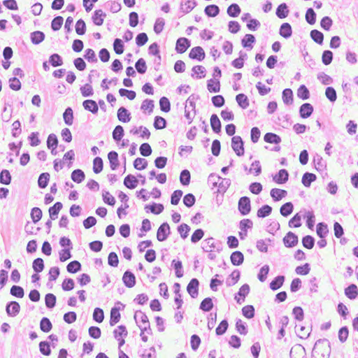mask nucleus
<instances>
[{
  "instance_id": "obj_36",
  "label": "nucleus",
  "mask_w": 358,
  "mask_h": 358,
  "mask_svg": "<svg viewBox=\"0 0 358 358\" xmlns=\"http://www.w3.org/2000/svg\"><path fill=\"white\" fill-rule=\"evenodd\" d=\"M207 89L211 93H217L220 91V82L218 79H210L207 81Z\"/></svg>"
},
{
  "instance_id": "obj_41",
  "label": "nucleus",
  "mask_w": 358,
  "mask_h": 358,
  "mask_svg": "<svg viewBox=\"0 0 358 358\" xmlns=\"http://www.w3.org/2000/svg\"><path fill=\"white\" fill-rule=\"evenodd\" d=\"M289 8L285 3H280L276 8L275 15L280 19H284L287 17L289 14Z\"/></svg>"
},
{
  "instance_id": "obj_38",
  "label": "nucleus",
  "mask_w": 358,
  "mask_h": 358,
  "mask_svg": "<svg viewBox=\"0 0 358 358\" xmlns=\"http://www.w3.org/2000/svg\"><path fill=\"white\" fill-rule=\"evenodd\" d=\"M120 308L113 307L110 310V325L115 326L120 320Z\"/></svg>"
},
{
  "instance_id": "obj_52",
  "label": "nucleus",
  "mask_w": 358,
  "mask_h": 358,
  "mask_svg": "<svg viewBox=\"0 0 358 358\" xmlns=\"http://www.w3.org/2000/svg\"><path fill=\"white\" fill-rule=\"evenodd\" d=\"M40 329L44 333H48L52 330V324L49 318L42 317L40 321Z\"/></svg>"
},
{
  "instance_id": "obj_31",
  "label": "nucleus",
  "mask_w": 358,
  "mask_h": 358,
  "mask_svg": "<svg viewBox=\"0 0 358 358\" xmlns=\"http://www.w3.org/2000/svg\"><path fill=\"white\" fill-rule=\"evenodd\" d=\"M192 73L191 76L196 78V79H201L206 76V68L201 65H196L192 69Z\"/></svg>"
},
{
  "instance_id": "obj_8",
  "label": "nucleus",
  "mask_w": 358,
  "mask_h": 358,
  "mask_svg": "<svg viewBox=\"0 0 358 358\" xmlns=\"http://www.w3.org/2000/svg\"><path fill=\"white\" fill-rule=\"evenodd\" d=\"M199 281L197 278H192L187 286V292L192 299H196L199 295Z\"/></svg>"
},
{
  "instance_id": "obj_58",
  "label": "nucleus",
  "mask_w": 358,
  "mask_h": 358,
  "mask_svg": "<svg viewBox=\"0 0 358 358\" xmlns=\"http://www.w3.org/2000/svg\"><path fill=\"white\" fill-rule=\"evenodd\" d=\"M12 180L11 175L8 170L3 169L0 172V183L3 185H10Z\"/></svg>"
},
{
  "instance_id": "obj_61",
  "label": "nucleus",
  "mask_w": 358,
  "mask_h": 358,
  "mask_svg": "<svg viewBox=\"0 0 358 358\" xmlns=\"http://www.w3.org/2000/svg\"><path fill=\"white\" fill-rule=\"evenodd\" d=\"M49 63L54 67L60 66L63 64V59L59 54L53 53L49 57Z\"/></svg>"
},
{
  "instance_id": "obj_24",
  "label": "nucleus",
  "mask_w": 358,
  "mask_h": 358,
  "mask_svg": "<svg viewBox=\"0 0 358 358\" xmlns=\"http://www.w3.org/2000/svg\"><path fill=\"white\" fill-rule=\"evenodd\" d=\"M230 260L234 266H240L244 262V255L241 251H234L230 255Z\"/></svg>"
},
{
  "instance_id": "obj_64",
  "label": "nucleus",
  "mask_w": 358,
  "mask_h": 358,
  "mask_svg": "<svg viewBox=\"0 0 358 358\" xmlns=\"http://www.w3.org/2000/svg\"><path fill=\"white\" fill-rule=\"evenodd\" d=\"M56 296L52 293H48L45 296V306L48 309L53 308L56 305Z\"/></svg>"
},
{
  "instance_id": "obj_25",
  "label": "nucleus",
  "mask_w": 358,
  "mask_h": 358,
  "mask_svg": "<svg viewBox=\"0 0 358 358\" xmlns=\"http://www.w3.org/2000/svg\"><path fill=\"white\" fill-rule=\"evenodd\" d=\"M301 356L303 357L306 356V350L301 345L298 344L291 348L289 352L290 358H297Z\"/></svg>"
},
{
  "instance_id": "obj_9",
  "label": "nucleus",
  "mask_w": 358,
  "mask_h": 358,
  "mask_svg": "<svg viewBox=\"0 0 358 358\" xmlns=\"http://www.w3.org/2000/svg\"><path fill=\"white\" fill-rule=\"evenodd\" d=\"M206 53L204 50L201 46H196L191 49L189 52V57L191 59L197 60L201 62L205 59Z\"/></svg>"
},
{
  "instance_id": "obj_33",
  "label": "nucleus",
  "mask_w": 358,
  "mask_h": 358,
  "mask_svg": "<svg viewBox=\"0 0 358 358\" xmlns=\"http://www.w3.org/2000/svg\"><path fill=\"white\" fill-rule=\"evenodd\" d=\"M264 141L268 143L278 145L281 143V137L272 132H268L264 136Z\"/></svg>"
},
{
  "instance_id": "obj_32",
  "label": "nucleus",
  "mask_w": 358,
  "mask_h": 358,
  "mask_svg": "<svg viewBox=\"0 0 358 358\" xmlns=\"http://www.w3.org/2000/svg\"><path fill=\"white\" fill-rule=\"evenodd\" d=\"M241 278V272L238 269L234 270V271L229 275L226 280V285L227 287H231L236 284Z\"/></svg>"
},
{
  "instance_id": "obj_37",
  "label": "nucleus",
  "mask_w": 358,
  "mask_h": 358,
  "mask_svg": "<svg viewBox=\"0 0 358 358\" xmlns=\"http://www.w3.org/2000/svg\"><path fill=\"white\" fill-rule=\"evenodd\" d=\"M220 9L218 6L215 4H210L206 6L204 8L205 14L209 17H214L219 15Z\"/></svg>"
},
{
  "instance_id": "obj_10",
  "label": "nucleus",
  "mask_w": 358,
  "mask_h": 358,
  "mask_svg": "<svg viewBox=\"0 0 358 358\" xmlns=\"http://www.w3.org/2000/svg\"><path fill=\"white\" fill-rule=\"evenodd\" d=\"M20 310V306L15 301H9L6 306V312L9 317L17 316Z\"/></svg>"
},
{
  "instance_id": "obj_17",
  "label": "nucleus",
  "mask_w": 358,
  "mask_h": 358,
  "mask_svg": "<svg viewBox=\"0 0 358 358\" xmlns=\"http://www.w3.org/2000/svg\"><path fill=\"white\" fill-rule=\"evenodd\" d=\"M108 159L110 163L111 170L115 171L120 166L118 154L116 151L112 150L108 153Z\"/></svg>"
},
{
  "instance_id": "obj_21",
  "label": "nucleus",
  "mask_w": 358,
  "mask_h": 358,
  "mask_svg": "<svg viewBox=\"0 0 358 358\" xmlns=\"http://www.w3.org/2000/svg\"><path fill=\"white\" fill-rule=\"evenodd\" d=\"M279 34L286 39L289 38L292 35V28L290 24L288 22L282 23L279 29Z\"/></svg>"
},
{
  "instance_id": "obj_16",
  "label": "nucleus",
  "mask_w": 358,
  "mask_h": 358,
  "mask_svg": "<svg viewBox=\"0 0 358 358\" xmlns=\"http://www.w3.org/2000/svg\"><path fill=\"white\" fill-rule=\"evenodd\" d=\"M106 14L101 9L95 10L92 14V20L96 26H101L104 22Z\"/></svg>"
},
{
  "instance_id": "obj_19",
  "label": "nucleus",
  "mask_w": 358,
  "mask_h": 358,
  "mask_svg": "<svg viewBox=\"0 0 358 358\" xmlns=\"http://www.w3.org/2000/svg\"><path fill=\"white\" fill-rule=\"evenodd\" d=\"M164 207L162 203H157L152 202L151 204H147L145 206V210L147 213L150 211L155 215H159L164 211Z\"/></svg>"
},
{
  "instance_id": "obj_63",
  "label": "nucleus",
  "mask_w": 358,
  "mask_h": 358,
  "mask_svg": "<svg viewBox=\"0 0 358 358\" xmlns=\"http://www.w3.org/2000/svg\"><path fill=\"white\" fill-rule=\"evenodd\" d=\"M32 268L35 273L42 272L45 268L43 259L40 257L35 259L32 263Z\"/></svg>"
},
{
  "instance_id": "obj_3",
  "label": "nucleus",
  "mask_w": 358,
  "mask_h": 358,
  "mask_svg": "<svg viewBox=\"0 0 358 358\" xmlns=\"http://www.w3.org/2000/svg\"><path fill=\"white\" fill-rule=\"evenodd\" d=\"M231 148L235 153L238 156L241 157L244 155V141L242 138L239 136H234L231 138Z\"/></svg>"
},
{
  "instance_id": "obj_43",
  "label": "nucleus",
  "mask_w": 358,
  "mask_h": 358,
  "mask_svg": "<svg viewBox=\"0 0 358 358\" xmlns=\"http://www.w3.org/2000/svg\"><path fill=\"white\" fill-rule=\"evenodd\" d=\"M171 266L175 271V275L177 278H182L184 275L182 263L180 260L173 259L171 262Z\"/></svg>"
},
{
  "instance_id": "obj_45",
  "label": "nucleus",
  "mask_w": 358,
  "mask_h": 358,
  "mask_svg": "<svg viewBox=\"0 0 358 358\" xmlns=\"http://www.w3.org/2000/svg\"><path fill=\"white\" fill-rule=\"evenodd\" d=\"M50 173L48 172L42 173L39 175L38 178V186L40 189L45 188L50 181Z\"/></svg>"
},
{
  "instance_id": "obj_40",
  "label": "nucleus",
  "mask_w": 358,
  "mask_h": 358,
  "mask_svg": "<svg viewBox=\"0 0 358 358\" xmlns=\"http://www.w3.org/2000/svg\"><path fill=\"white\" fill-rule=\"evenodd\" d=\"M317 235L320 238H326L329 234V228L327 224L325 222H319L316 226Z\"/></svg>"
},
{
  "instance_id": "obj_62",
  "label": "nucleus",
  "mask_w": 358,
  "mask_h": 358,
  "mask_svg": "<svg viewBox=\"0 0 358 358\" xmlns=\"http://www.w3.org/2000/svg\"><path fill=\"white\" fill-rule=\"evenodd\" d=\"M301 242L305 248L310 250L315 245V239L310 235H306L302 238Z\"/></svg>"
},
{
  "instance_id": "obj_42",
  "label": "nucleus",
  "mask_w": 358,
  "mask_h": 358,
  "mask_svg": "<svg viewBox=\"0 0 358 358\" xmlns=\"http://www.w3.org/2000/svg\"><path fill=\"white\" fill-rule=\"evenodd\" d=\"M236 101L239 107L242 109H246L250 104L248 97L243 93L238 94L236 96Z\"/></svg>"
},
{
  "instance_id": "obj_46",
  "label": "nucleus",
  "mask_w": 358,
  "mask_h": 358,
  "mask_svg": "<svg viewBox=\"0 0 358 358\" xmlns=\"http://www.w3.org/2000/svg\"><path fill=\"white\" fill-rule=\"evenodd\" d=\"M294 210V205L291 201L282 204L280 208V213L283 217H288Z\"/></svg>"
},
{
  "instance_id": "obj_2",
  "label": "nucleus",
  "mask_w": 358,
  "mask_h": 358,
  "mask_svg": "<svg viewBox=\"0 0 358 358\" xmlns=\"http://www.w3.org/2000/svg\"><path fill=\"white\" fill-rule=\"evenodd\" d=\"M238 210L243 216L248 215L251 211V201L248 196H241L238 201Z\"/></svg>"
},
{
  "instance_id": "obj_53",
  "label": "nucleus",
  "mask_w": 358,
  "mask_h": 358,
  "mask_svg": "<svg viewBox=\"0 0 358 358\" xmlns=\"http://www.w3.org/2000/svg\"><path fill=\"white\" fill-rule=\"evenodd\" d=\"M197 5L196 2L193 0L187 1L185 4L182 2L180 3V10L183 13H188Z\"/></svg>"
},
{
  "instance_id": "obj_44",
  "label": "nucleus",
  "mask_w": 358,
  "mask_h": 358,
  "mask_svg": "<svg viewBox=\"0 0 358 358\" xmlns=\"http://www.w3.org/2000/svg\"><path fill=\"white\" fill-rule=\"evenodd\" d=\"M71 178L76 183L82 182L85 178V174L81 169H77L72 171Z\"/></svg>"
},
{
  "instance_id": "obj_22",
  "label": "nucleus",
  "mask_w": 358,
  "mask_h": 358,
  "mask_svg": "<svg viewBox=\"0 0 358 358\" xmlns=\"http://www.w3.org/2000/svg\"><path fill=\"white\" fill-rule=\"evenodd\" d=\"M285 280V275H279L275 277L269 284V287L273 291L280 289L284 284Z\"/></svg>"
},
{
  "instance_id": "obj_15",
  "label": "nucleus",
  "mask_w": 358,
  "mask_h": 358,
  "mask_svg": "<svg viewBox=\"0 0 358 358\" xmlns=\"http://www.w3.org/2000/svg\"><path fill=\"white\" fill-rule=\"evenodd\" d=\"M289 176L287 170L282 169L273 177V180L277 184H284L288 180Z\"/></svg>"
},
{
  "instance_id": "obj_12",
  "label": "nucleus",
  "mask_w": 358,
  "mask_h": 358,
  "mask_svg": "<svg viewBox=\"0 0 358 358\" xmlns=\"http://www.w3.org/2000/svg\"><path fill=\"white\" fill-rule=\"evenodd\" d=\"M56 346V343H50L47 341H41L38 345L40 352L45 356L50 355L52 352L51 347L55 348Z\"/></svg>"
},
{
  "instance_id": "obj_11",
  "label": "nucleus",
  "mask_w": 358,
  "mask_h": 358,
  "mask_svg": "<svg viewBox=\"0 0 358 358\" xmlns=\"http://www.w3.org/2000/svg\"><path fill=\"white\" fill-rule=\"evenodd\" d=\"M122 282L127 287L131 288L136 285V276L130 270H127L123 274Z\"/></svg>"
},
{
  "instance_id": "obj_51",
  "label": "nucleus",
  "mask_w": 358,
  "mask_h": 358,
  "mask_svg": "<svg viewBox=\"0 0 358 358\" xmlns=\"http://www.w3.org/2000/svg\"><path fill=\"white\" fill-rule=\"evenodd\" d=\"M63 118L64 123L68 126H71L73 122V111L71 107H67L64 113Z\"/></svg>"
},
{
  "instance_id": "obj_48",
  "label": "nucleus",
  "mask_w": 358,
  "mask_h": 358,
  "mask_svg": "<svg viewBox=\"0 0 358 358\" xmlns=\"http://www.w3.org/2000/svg\"><path fill=\"white\" fill-rule=\"evenodd\" d=\"M293 92L290 88L285 89L282 92V98L285 105H291L293 103Z\"/></svg>"
},
{
  "instance_id": "obj_5",
  "label": "nucleus",
  "mask_w": 358,
  "mask_h": 358,
  "mask_svg": "<svg viewBox=\"0 0 358 358\" xmlns=\"http://www.w3.org/2000/svg\"><path fill=\"white\" fill-rule=\"evenodd\" d=\"M282 242L286 248H292L296 246L299 243V238L296 234L292 231H289L282 238Z\"/></svg>"
},
{
  "instance_id": "obj_39",
  "label": "nucleus",
  "mask_w": 358,
  "mask_h": 358,
  "mask_svg": "<svg viewBox=\"0 0 358 358\" xmlns=\"http://www.w3.org/2000/svg\"><path fill=\"white\" fill-rule=\"evenodd\" d=\"M248 58V55L242 50L239 52V57L231 62V65L236 69H241L244 66V61Z\"/></svg>"
},
{
  "instance_id": "obj_59",
  "label": "nucleus",
  "mask_w": 358,
  "mask_h": 358,
  "mask_svg": "<svg viewBox=\"0 0 358 358\" xmlns=\"http://www.w3.org/2000/svg\"><path fill=\"white\" fill-rule=\"evenodd\" d=\"M297 96L302 100H307L310 97L309 90L305 85H301L297 90Z\"/></svg>"
},
{
  "instance_id": "obj_28",
  "label": "nucleus",
  "mask_w": 358,
  "mask_h": 358,
  "mask_svg": "<svg viewBox=\"0 0 358 358\" xmlns=\"http://www.w3.org/2000/svg\"><path fill=\"white\" fill-rule=\"evenodd\" d=\"M45 38V34L41 31H34L30 34V40L34 45H38Z\"/></svg>"
},
{
  "instance_id": "obj_50",
  "label": "nucleus",
  "mask_w": 358,
  "mask_h": 358,
  "mask_svg": "<svg viewBox=\"0 0 358 358\" xmlns=\"http://www.w3.org/2000/svg\"><path fill=\"white\" fill-rule=\"evenodd\" d=\"M310 36L311 39L319 45L323 44L324 34L322 32L317 29H313L310 31Z\"/></svg>"
},
{
  "instance_id": "obj_60",
  "label": "nucleus",
  "mask_w": 358,
  "mask_h": 358,
  "mask_svg": "<svg viewBox=\"0 0 358 358\" xmlns=\"http://www.w3.org/2000/svg\"><path fill=\"white\" fill-rule=\"evenodd\" d=\"M191 174L187 169H184L180 174V182L182 185L187 186L190 183Z\"/></svg>"
},
{
  "instance_id": "obj_47",
  "label": "nucleus",
  "mask_w": 358,
  "mask_h": 358,
  "mask_svg": "<svg viewBox=\"0 0 358 358\" xmlns=\"http://www.w3.org/2000/svg\"><path fill=\"white\" fill-rule=\"evenodd\" d=\"M272 207L268 204L263 205L257 212V216L259 218H264L270 215L272 213Z\"/></svg>"
},
{
  "instance_id": "obj_55",
  "label": "nucleus",
  "mask_w": 358,
  "mask_h": 358,
  "mask_svg": "<svg viewBox=\"0 0 358 358\" xmlns=\"http://www.w3.org/2000/svg\"><path fill=\"white\" fill-rule=\"evenodd\" d=\"M82 269L81 264L77 261L73 260L69 262L66 266V270L70 273H76Z\"/></svg>"
},
{
  "instance_id": "obj_6",
  "label": "nucleus",
  "mask_w": 358,
  "mask_h": 358,
  "mask_svg": "<svg viewBox=\"0 0 358 358\" xmlns=\"http://www.w3.org/2000/svg\"><path fill=\"white\" fill-rule=\"evenodd\" d=\"M191 41L185 37H180L178 38L176 43V51L179 54H182L187 51L190 47Z\"/></svg>"
},
{
  "instance_id": "obj_13",
  "label": "nucleus",
  "mask_w": 358,
  "mask_h": 358,
  "mask_svg": "<svg viewBox=\"0 0 358 358\" xmlns=\"http://www.w3.org/2000/svg\"><path fill=\"white\" fill-rule=\"evenodd\" d=\"M314 108L310 103H304L299 107V115L301 118L306 119L311 116Z\"/></svg>"
},
{
  "instance_id": "obj_23",
  "label": "nucleus",
  "mask_w": 358,
  "mask_h": 358,
  "mask_svg": "<svg viewBox=\"0 0 358 358\" xmlns=\"http://www.w3.org/2000/svg\"><path fill=\"white\" fill-rule=\"evenodd\" d=\"M210 122L213 132L220 134L222 130V124L217 114L214 113L210 116Z\"/></svg>"
},
{
  "instance_id": "obj_1",
  "label": "nucleus",
  "mask_w": 358,
  "mask_h": 358,
  "mask_svg": "<svg viewBox=\"0 0 358 358\" xmlns=\"http://www.w3.org/2000/svg\"><path fill=\"white\" fill-rule=\"evenodd\" d=\"M201 248L203 252H208L210 250L215 249L217 252H220L222 250V246L221 242H215L213 237H210L202 242Z\"/></svg>"
},
{
  "instance_id": "obj_27",
  "label": "nucleus",
  "mask_w": 358,
  "mask_h": 358,
  "mask_svg": "<svg viewBox=\"0 0 358 358\" xmlns=\"http://www.w3.org/2000/svg\"><path fill=\"white\" fill-rule=\"evenodd\" d=\"M63 204L60 201L56 202L52 206L48 209L50 218L51 220H56L58 217L59 211L62 209Z\"/></svg>"
},
{
  "instance_id": "obj_35",
  "label": "nucleus",
  "mask_w": 358,
  "mask_h": 358,
  "mask_svg": "<svg viewBox=\"0 0 358 358\" xmlns=\"http://www.w3.org/2000/svg\"><path fill=\"white\" fill-rule=\"evenodd\" d=\"M317 180V176L315 173L306 172L303 173L301 182L306 187H309L313 182Z\"/></svg>"
},
{
  "instance_id": "obj_49",
  "label": "nucleus",
  "mask_w": 358,
  "mask_h": 358,
  "mask_svg": "<svg viewBox=\"0 0 358 358\" xmlns=\"http://www.w3.org/2000/svg\"><path fill=\"white\" fill-rule=\"evenodd\" d=\"M213 298L206 297L200 303L199 309L203 312H210L213 308Z\"/></svg>"
},
{
  "instance_id": "obj_14",
  "label": "nucleus",
  "mask_w": 358,
  "mask_h": 358,
  "mask_svg": "<svg viewBox=\"0 0 358 358\" xmlns=\"http://www.w3.org/2000/svg\"><path fill=\"white\" fill-rule=\"evenodd\" d=\"M117 117L118 120L123 123H127L131 119V113L124 106L119 108L117 112Z\"/></svg>"
},
{
  "instance_id": "obj_29",
  "label": "nucleus",
  "mask_w": 358,
  "mask_h": 358,
  "mask_svg": "<svg viewBox=\"0 0 358 358\" xmlns=\"http://www.w3.org/2000/svg\"><path fill=\"white\" fill-rule=\"evenodd\" d=\"M345 295L350 300L355 299L358 296V287L355 284H350L345 289Z\"/></svg>"
},
{
  "instance_id": "obj_34",
  "label": "nucleus",
  "mask_w": 358,
  "mask_h": 358,
  "mask_svg": "<svg viewBox=\"0 0 358 358\" xmlns=\"http://www.w3.org/2000/svg\"><path fill=\"white\" fill-rule=\"evenodd\" d=\"M270 194L274 201H278L287 196V192L285 189L273 188Z\"/></svg>"
},
{
  "instance_id": "obj_26",
  "label": "nucleus",
  "mask_w": 358,
  "mask_h": 358,
  "mask_svg": "<svg viewBox=\"0 0 358 358\" xmlns=\"http://www.w3.org/2000/svg\"><path fill=\"white\" fill-rule=\"evenodd\" d=\"M124 185L130 189H135L138 183V179L132 174H128L124 179Z\"/></svg>"
},
{
  "instance_id": "obj_56",
  "label": "nucleus",
  "mask_w": 358,
  "mask_h": 358,
  "mask_svg": "<svg viewBox=\"0 0 358 358\" xmlns=\"http://www.w3.org/2000/svg\"><path fill=\"white\" fill-rule=\"evenodd\" d=\"M30 215H31L32 222L34 224H36L41 220L42 216H43V212L40 208L34 207L31 210Z\"/></svg>"
},
{
  "instance_id": "obj_54",
  "label": "nucleus",
  "mask_w": 358,
  "mask_h": 358,
  "mask_svg": "<svg viewBox=\"0 0 358 358\" xmlns=\"http://www.w3.org/2000/svg\"><path fill=\"white\" fill-rule=\"evenodd\" d=\"M124 135V130L122 126L117 125L113 131V138L115 142H119Z\"/></svg>"
},
{
  "instance_id": "obj_30",
  "label": "nucleus",
  "mask_w": 358,
  "mask_h": 358,
  "mask_svg": "<svg viewBox=\"0 0 358 358\" xmlns=\"http://www.w3.org/2000/svg\"><path fill=\"white\" fill-rule=\"evenodd\" d=\"M256 42V39L254 35L247 34L241 40V45L245 48L252 49L254 44Z\"/></svg>"
},
{
  "instance_id": "obj_20",
  "label": "nucleus",
  "mask_w": 358,
  "mask_h": 358,
  "mask_svg": "<svg viewBox=\"0 0 358 358\" xmlns=\"http://www.w3.org/2000/svg\"><path fill=\"white\" fill-rule=\"evenodd\" d=\"M83 106L85 110L91 112L93 114H96L99 111V106L97 103L92 99H86L83 102Z\"/></svg>"
},
{
  "instance_id": "obj_4",
  "label": "nucleus",
  "mask_w": 358,
  "mask_h": 358,
  "mask_svg": "<svg viewBox=\"0 0 358 358\" xmlns=\"http://www.w3.org/2000/svg\"><path fill=\"white\" fill-rule=\"evenodd\" d=\"M171 234V228L168 222H163L157 229V239L159 242L165 241Z\"/></svg>"
},
{
  "instance_id": "obj_57",
  "label": "nucleus",
  "mask_w": 358,
  "mask_h": 358,
  "mask_svg": "<svg viewBox=\"0 0 358 358\" xmlns=\"http://www.w3.org/2000/svg\"><path fill=\"white\" fill-rule=\"evenodd\" d=\"M241 12L240 6L237 3L231 4L227 10V13L231 17H238Z\"/></svg>"
},
{
  "instance_id": "obj_7",
  "label": "nucleus",
  "mask_w": 358,
  "mask_h": 358,
  "mask_svg": "<svg viewBox=\"0 0 358 358\" xmlns=\"http://www.w3.org/2000/svg\"><path fill=\"white\" fill-rule=\"evenodd\" d=\"M250 291V285L247 283L243 285L238 292L235 294L234 299L236 303L238 304H241L244 302L245 297L248 295Z\"/></svg>"
},
{
  "instance_id": "obj_18",
  "label": "nucleus",
  "mask_w": 358,
  "mask_h": 358,
  "mask_svg": "<svg viewBox=\"0 0 358 358\" xmlns=\"http://www.w3.org/2000/svg\"><path fill=\"white\" fill-rule=\"evenodd\" d=\"M134 320L136 324L138 325H148L150 324V322L146 314L141 310H136L134 314Z\"/></svg>"
}]
</instances>
